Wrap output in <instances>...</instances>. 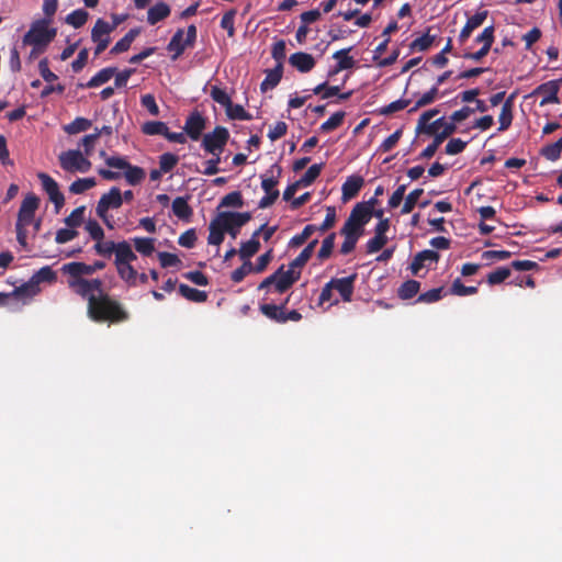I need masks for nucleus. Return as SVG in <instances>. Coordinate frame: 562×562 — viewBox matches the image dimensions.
<instances>
[{"mask_svg": "<svg viewBox=\"0 0 562 562\" xmlns=\"http://www.w3.org/2000/svg\"><path fill=\"white\" fill-rule=\"evenodd\" d=\"M386 243H387L386 236L375 234L374 237L370 238L366 244L367 252L368 254L378 252L385 246Z\"/></svg>", "mask_w": 562, "mask_h": 562, "instance_id": "64", "label": "nucleus"}, {"mask_svg": "<svg viewBox=\"0 0 562 562\" xmlns=\"http://www.w3.org/2000/svg\"><path fill=\"white\" fill-rule=\"evenodd\" d=\"M290 296L286 297L285 302L276 305V304H261L260 305V312L269 319L279 323L284 324L285 323V304L289 302Z\"/></svg>", "mask_w": 562, "mask_h": 562, "instance_id": "23", "label": "nucleus"}, {"mask_svg": "<svg viewBox=\"0 0 562 562\" xmlns=\"http://www.w3.org/2000/svg\"><path fill=\"white\" fill-rule=\"evenodd\" d=\"M345 116L346 113L344 111H338L334 113L327 121H325L321 125L319 130L323 133H328L338 128L342 124Z\"/></svg>", "mask_w": 562, "mask_h": 562, "instance_id": "46", "label": "nucleus"}, {"mask_svg": "<svg viewBox=\"0 0 562 562\" xmlns=\"http://www.w3.org/2000/svg\"><path fill=\"white\" fill-rule=\"evenodd\" d=\"M61 271L71 278H82V276L93 274V269L91 265H87L85 262L79 261L65 263L61 268Z\"/></svg>", "mask_w": 562, "mask_h": 562, "instance_id": "27", "label": "nucleus"}, {"mask_svg": "<svg viewBox=\"0 0 562 562\" xmlns=\"http://www.w3.org/2000/svg\"><path fill=\"white\" fill-rule=\"evenodd\" d=\"M364 184V179L361 176H349L341 186V200L347 202L356 198Z\"/></svg>", "mask_w": 562, "mask_h": 562, "instance_id": "22", "label": "nucleus"}, {"mask_svg": "<svg viewBox=\"0 0 562 562\" xmlns=\"http://www.w3.org/2000/svg\"><path fill=\"white\" fill-rule=\"evenodd\" d=\"M442 291H443L442 286L436 288V289H431V290H429L427 292H424V293L419 294V296L417 297L416 302H418V303H427V304L438 302L442 297Z\"/></svg>", "mask_w": 562, "mask_h": 562, "instance_id": "62", "label": "nucleus"}, {"mask_svg": "<svg viewBox=\"0 0 562 562\" xmlns=\"http://www.w3.org/2000/svg\"><path fill=\"white\" fill-rule=\"evenodd\" d=\"M122 206V192L117 187H112L109 192L103 193L98 201L95 213L110 229L114 228L112 216L109 215L110 210H117Z\"/></svg>", "mask_w": 562, "mask_h": 562, "instance_id": "4", "label": "nucleus"}, {"mask_svg": "<svg viewBox=\"0 0 562 562\" xmlns=\"http://www.w3.org/2000/svg\"><path fill=\"white\" fill-rule=\"evenodd\" d=\"M95 184H97V182H95L94 178H81V179L75 180L70 184L69 191L72 194H81V193L86 192L87 190H90L93 187H95Z\"/></svg>", "mask_w": 562, "mask_h": 562, "instance_id": "45", "label": "nucleus"}, {"mask_svg": "<svg viewBox=\"0 0 562 562\" xmlns=\"http://www.w3.org/2000/svg\"><path fill=\"white\" fill-rule=\"evenodd\" d=\"M371 217L362 211L360 206H353L348 218L346 220L341 231L349 232L359 236L364 233V226L370 222Z\"/></svg>", "mask_w": 562, "mask_h": 562, "instance_id": "14", "label": "nucleus"}, {"mask_svg": "<svg viewBox=\"0 0 562 562\" xmlns=\"http://www.w3.org/2000/svg\"><path fill=\"white\" fill-rule=\"evenodd\" d=\"M196 26L191 24L188 26L186 32V38H183L184 31L183 29H178L176 33L172 35L170 42L167 45V49L172 52V59H178L188 47H193L196 41Z\"/></svg>", "mask_w": 562, "mask_h": 562, "instance_id": "6", "label": "nucleus"}, {"mask_svg": "<svg viewBox=\"0 0 562 562\" xmlns=\"http://www.w3.org/2000/svg\"><path fill=\"white\" fill-rule=\"evenodd\" d=\"M323 169V164H314L312 165L306 172L301 177L299 182L302 184V187H308L311 186L321 175V171Z\"/></svg>", "mask_w": 562, "mask_h": 562, "instance_id": "49", "label": "nucleus"}, {"mask_svg": "<svg viewBox=\"0 0 562 562\" xmlns=\"http://www.w3.org/2000/svg\"><path fill=\"white\" fill-rule=\"evenodd\" d=\"M140 29H131L115 45L110 49L111 55H119L130 49L134 40L139 35Z\"/></svg>", "mask_w": 562, "mask_h": 562, "instance_id": "31", "label": "nucleus"}, {"mask_svg": "<svg viewBox=\"0 0 562 562\" xmlns=\"http://www.w3.org/2000/svg\"><path fill=\"white\" fill-rule=\"evenodd\" d=\"M85 205L76 207L67 217H65L64 223L67 227L70 228H77L81 226V224L85 222Z\"/></svg>", "mask_w": 562, "mask_h": 562, "instance_id": "43", "label": "nucleus"}, {"mask_svg": "<svg viewBox=\"0 0 562 562\" xmlns=\"http://www.w3.org/2000/svg\"><path fill=\"white\" fill-rule=\"evenodd\" d=\"M357 273L346 278H334L330 280L333 289L337 290L344 302H350L355 290Z\"/></svg>", "mask_w": 562, "mask_h": 562, "instance_id": "20", "label": "nucleus"}, {"mask_svg": "<svg viewBox=\"0 0 562 562\" xmlns=\"http://www.w3.org/2000/svg\"><path fill=\"white\" fill-rule=\"evenodd\" d=\"M211 98L225 109L231 105L232 99L225 90L217 86H212L210 91Z\"/></svg>", "mask_w": 562, "mask_h": 562, "instance_id": "56", "label": "nucleus"}, {"mask_svg": "<svg viewBox=\"0 0 562 562\" xmlns=\"http://www.w3.org/2000/svg\"><path fill=\"white\" fill-rule=\"evenodd\" d=\"M31 278L41 286V283L43 282L54 283L57 280V274L49 266H45L36 271Z\"/></svg>", "mask_w": 562, "mask_h": 562, "instance_id": "41", "label": "nucleus"}, {"mask_svg": "<svg viewBox=\"0 0 562 562\" xmlns=\"http://www.w3.org/2000/svg\"><path fill=\"white\" fill-rule=\"evenodd\" d=\"M49 19H41L31 24L30 30L24 34L22 44L24 46H42L46 47L54 41L57 30L49 27Z\"/></svg>", "mask_w": 562, "mask_h": 562, "instance_id": "3", "label": "nucleus"}, {"mask_svg": "<svg viewBox=\"0 0 562 562\" xmlns=\"http://www.w3.org/2000/svg\"><path fill=\"white\" fill-rule=\"evenodd\" d=\"M41 292V286L37 285L32 278L20 286H15L14 290L9 293L10 296L18 299H33Z\"/></svg>", "mask_w": 562, "mask_h": 562, "instance_id": "30", "label": "nucleus"}, {"mask_svg": "<svg viewBox=\"0 0 562 562\" xmlns=\"http://www.w3.org/2000/svg\"><path fill=\"white\" fill-rule=\"evenodd\" d=\"M220 214H232L234 216L237 215V216L241 217L240 223L238 222V225L235 224V220H229V218L226 220L228 228L225 229V233H228L233 238H236L238 233H239V228L241 226H244L245 224H247L251 220L250 212H244V213H238V212H221Z\"/></svg>", "mask_w": 562, "mask_h": 562, "instance_id": "33", "label": "nucleus"}, {"mask_svg": "<svg viewBox=\"0 0 562 562\" xmlns=\"http://www.w3.org/2000/svg\"><path fill=\"white\" fill-rule=\"evenodd\" d=\"M424 193L423 189H415L412 192L408 193V195L404 200V204L402 206L401 213L402 214H408L411 213L415 205L417 204L419 198Z\"/></svg>", "mask_w": 562, "mask_h": 562, "instance_id": "52", "label": "nucleus"}, {"mask_svg": "<svg viewBox=\"0 0 562 562\" xmlns=\"http://www.w3.org/2000/svg\"><path fill=\"white\" fill-rule=\"evenodd\" d=\"M350 50H351V47L344 48V49L337 50L333 55V57L335 59H337L338 61H337L336 67L333 70L329 71V76L336 75V74H338L341 70L350 69V68L353 67L355 60L352 59V57H350L348 55Z\"/></svg>", "mask_w": 562, "mask_h": 562, "instance_id": "32", "label": "nucleus"}, {"mask_svg": "<svg viewBox=\"0 0 562 562\" xmlns=\"http://www.w3.org/2000/svg\"><path fill=\"white\" fill-rule=\"evenodd\" d=\"M420 290V282L417 280H407L401 284L397 295L401 300H409L417 295Z\"/></svg>", "mask_w": 562, "mask_h": 562, "instance_id": "38", "label": "nucleus"}, {"mask_svg": "<svg viewBox=\"0 0 562 562\" xmlns=\"http://www.w3.org/2000/svg\"><path fill=\"white\" fill-rule=\"evenodd\" d=\"M117 22L109 23L103 19H98L91 30V40L97 44L94 55L99 56L105 50L111 42L110 34L116 29Z\"/></svg>", "mask_w": 562, "mask_h": 562, "instance_id": "9", "label": "nucleus"}, {"mask_svg": "<svg viewBox=\"0 0 562 562\" xmlns=\"http://www.w3.org/2000/svg\"><path fill=\"white\" fill-rule=\"evenodd\" d=\"M340 234L345 237V240L340 247V252L342 255H348L353 251L356 245L361 236L345 232L340 229Z\"/></svg>", "mask_w": 562, "mask_h": 562, "instance_id": "54", "label": "nucleus"}, {"mask_svg": "<svg viewBox=\"0 0 562 562\" xmlns=\"http://www.w3.org/2000/svg\"><path fill=\"white\" fill-rule=\"evenodd\" d=\"M336 233H330L326 236L322 243V247L318 250L317 258L319 260H325L330 257L334 246H335Z\"/></svg>", "mask_w": 562, "mask_h": 562, "instance_id": "50", "label": "nucleus"}, {"mask_svg": "<svg viewBox=\"0 0 562 562\" xmlns=\"http://www.w3.org/2000/svg\"><path fill=\"white\" fill-rule=\"evenodd\" d=\"M282 75H283V67L281 65H276L274 68L267 69L266 78L260 83V90L262 92H266L268 90H272L273 88H276L279 85V82L281 81Z\"/></svg>", "mask_w": 562, "mask_h": 562, "instance_id": "29", "label": "nucleus"}, {"mask_svg": "<svg viewBox=\"0 0 562 562\" xmlns=\"http://www.w3.org/2000/svg\"><path fill=\"white\" fill-rule=\"evenodd\" d=\"M179 293L181 296H183L188 301L195 302V303H203L207 300V293L205 291H201V290L191 288L184 283H181L179 285Z\"/></svg>", "mask_w": 562, "mask_h": 562, "instance_id": "36", "label": "nucleus"}, {"mask_svg": "<svg viewBox=\"0 0 562 562\" xmlns=\"http://www.w3.org/2000/svg\"><path fill=\"white\" fill-rule=\"evenodd\" d=\"M37 177L41 180L43 190L46 192L50 202L54 204L56 213H58L65 204V196L60 192L58 183L55 179L45 172H40Z\"/></svg>", "mask_w": 562, "mask_h": 562, "instance_id": "15", "label": "nucleus"}, {"mask_svg": "<svg viewBox=\"0 0 562 562\" xmlns=\"http://www.w3.org/2000/svg\"><path fill=\"white\" fill-rule=\"evenodd\" d=\"M229 139V132L224 126H216L202 137L201 146L211 155H221Z\"/></svg>", "mask_w": 562, "mask_h": 562, "instance_id": "8", "label": "nucleus"}, {"mask_svg": "<svg viewBox=\"0 0 562 562\" xmlns=\"http://www.w3.org/2000/svg\"><path fill=\"white\" fill-rule=\"evenodd\" d=\"M205 128V119L198 112L193 111L189 114L186 120L183 131L192 140H199L202 136V132Z\"/></svg>", "mask_w": 562, "mask_h": 562, "instance_id": "18", "label": "nucleus"}, {"mask_svg": "<svg viewBox=\"0 0 562 562\" xmlns=\"http://www.w3.org/2000/svg\"><path fill=\"white\" fill-rule=\"evenodd\" d=\"M85 231L90 238L94 240L93 250L98 256L111 258L114 255V266L117 276L128 285H134L137 270L133 267V261L137 259L132 245L127 240L113 241L104 239V231L97 220L89 218L85 222Z\"/></svg>", "mask_w": 562, "mask_h": 562, "instance_id": "1", "label": "nucleus"}, {"mask_svg": "<svg viewBox=\"0 0 562 562\" xmlns=\"http://www.w3.org/2000/svg\"><path fill=\"white\" fill-rule=\"evenodd\" d=\"M317 244L318 239L311 240L307 246L299 254V256L290 262L291 268H294L295 270L302 269L311 259Z\"/></svg>", "mask_w": 562, "mask_h": 562, "instance_id": "34", "label": "nucleus"}, {"mask_svg": "<svg viewBox=\"0 0 562 562\" xmlns=\"http://www.w3.org/2000/svg\"><path fill=\"white\" fill-rule=\"evenodd\" d=\"M289 63L300 72H308L315 66L314 57L308 53L297 52L290 56Z\"/></svg>", "mask_w": 562, "mask_h": 562, "instance_id": "24", "label": "nucleus"}, {"mask_svg": "<svg viewBox=\"0 0 562 562\" xmlns=\"http://www.w3.org/2000/svg\"><path fill=\"white\" fill-rule=\"evenodd\" d=\"M411 103V100L407 99H398L396 101L391 102L390 104L380 109V114L382 115H391L395 112L402 111L407 108Z\"/></svg>", "mask_w": 562, "mask_h": 562, "instance_id": "59", "label": "nucleus"}, {"mask_svg": "<svg viewBox=\"0 0 562 562\" xmlns=\"http://www.w3.org/2000/svg\"><path fill=\"white\" fill-rule=\"evenodd\" d=\"M562 79L560 80H550L544 83H541L533 90V94H542L543 98L540 101V105L543 106L550 103H559V90Z\"/></svg>", "mask_w": 562, "mask_h": 562, "instance_id": "19", "label": "nucleus"}, {"mask_svg": "<svg viewBox=\"0 0 562 562\" xmlns=\"http://www.w3.org/2000/svg\"><path fill=\"white\" fill-rule=\"evenodd\" d=\"M105 164L110 168L124 170L126 182L131 186L139 184L145 179V170L138 166L131 165L125 158L111 156L105 158Z\"/></svg>", "mask_w": 562, "mask_h": 562, "instance_id": "7", "label": "nucleus"}, {"mask_svg": "<svg viewBox=\"0 0 562 562\" xmlns=\"http://www.w3.org/2000/svg\"><path fill=\"white\" fill-rule=\"evenodd\" d=\"M168 126L160 121H148L142 125V132L145 135H162L165 137Z\"/></svg>", "mask_w": 562, "mask_h": 562, "instance_id": "42", "label": "nucleus"}, {"mask_svg": "<svg viewBox=\"0 0 562 562\" xmlns=\"http://www.w3.org/2000/svg\"><path fill=\"white\" fill-rule=\"evenodd\" d=\"M260 249V241L259 240H248L245 243H241L240 248L238 250L239 257L247 261L249 258L255 256Z\"/></svg>", "mask_w": 562, "mask_h": 562, "instance_id": "44", "label": "nucleus"}, {"mask_svg": "<svg viewBox=\"0 0 562 562\" xmlns=\"http://www.w3.org/2000/svg\"><path fill=\"white\" fill-rule=\"evenodd\" d=\"M189 196H177L172 201V212L173 214L184 221L189 222L191 220V216L193 214L192 207L188 203Z\"/></svg>", "mask_w": 562, "mask_h": 562, "instance_id": "28", "label": "nucleus"}, {"mask_svg": "<svg viewBox=\"0 0 562 562\" xmlns=\"http://www.w3.org/2000/svg\"><path fill=\"white\" fill-rule=\"evenodd\" d=\"M272 168H276L277 176H261V188L265 191L266 195L260 199L258 204L259 209H267L271 206L277 201L280 194L279 190L276 189V187L279 183V177L281 176L282 168L277 164H274Z\"/></svg>", "mask_w": 562, "mask_h": 562, "instance_id": "11", "label": "nucleus"}, {"mask_svg": "<svg viewBox=\"0 0 562 562\" xmlns=\"http://www.w3.org/2000/svg\"><path fill=\"white\" fill-rule=\"evenodd\" d=\"M439 113V110L431 109L424 112L417 122L416 133L432 135L440 133L442 125L445 124V117H439L434 122H429L434 116Z\"/></svg>", "mask_w": 562, "mask_h": 562, "instance_id": "16", "label": "nucleus"}, {"mask_svg": "<svg viewBox=\"0 0 562 562\" xmlns=\"http://www.w3.org/2000/svg\"><path fill=\"white\" fill-rule=\"evenodd\" d=\"M315 232H316V225L308 224L303 228L301 234H297L292 237L290 244L294 247H299V246L303 245Z\"/></svg>", "mask_w": 562, "mask_h": 562, "instance_id": "60", "label": "nucleus"}, {"mask_svg": "<svg viewBox=\"0 0 562 562\" xmlns=\"http://www.w3.org/2000/svg\"><path fill=\"white\" fill-rule=\"evenodd\" d=\"M116 72L115 67H106L99 70L86 85H81V87L86 88H97L108 82Z\"/></svg>", "mask_w": 562, "mask_h": 562, "instance_id": "35", "label": "nucleus"}, {"mask_svg": "<svg viewBox=\"0 0 562 562\" xmlns=\"http://www.w3.org/2000/svg\"><path fill=\"white\" fill-rule=\"evenodd\" d=\"M235 220V224L238 225L240 223V216H234L232 214H218L215 218H213L209 225V237L207 243L210 245L220 246L224 240L225 229L228 228L226 220Z\"/></svg>", "mask_w": 562, "mask_h": 562, "instance_id": "13", "label": "nucleus"}, {"mask_svg": "<svg viewBox=\"0 0 562 562\" xmlns=\"http://www.w3.org/2000/svg\"><path fill=\"white\" fill-rule=\"evenodd\" d=\"M434 41H435V36L430 35L429 33H426V34L415 38L411 43V49L418 50V52L427 50L431 46Z\"/></svg>", "mask_w": 562, "mask_h": 562, "instance_id": "58", "label": "nucleus"}, {"mask_svg": "<svg viewBox=\"0 0 562 562\" xmlns=\"http://www.w3.org/2000/svg\"><path fill=\"white\" fill-rule=\"evenodd\" d=\"M439 254L436 250L426 249L415 255L409 268L414 276H417L419 270L426 266L427 261L437 262Z\"/></svg>", "mask_w": 562, "mask_h": 562, "instance_id": "25", "label": "nucleus"}, {"mask_svg": "<svg viewBox=\"0 0 562 562\" xmlns=\"http://www.w3.org/2000/svg\"><path fill=\"white\" fill-rule=\"evenodd\" d=\"M450 293L458 296H467L477 293L476 286H467L464 285L461 280L458 278L456 279L450 288Z\"/></svg>", "mask_w": 562, "mask_h": 562, "instance_id": "55", "label": "nucleus"}, {"mask_svg": "<svg viewBox=\"0 0 562 562\" xmlns=\"http://www.w3.org/2000/svg\"><path fill=\"white\" fill-rule=\"evenodd\" d=\"M89 13L86 10L77 9L66 16L65 22L75 29H80L87 23Z\"/></svg>", "mask_w": 562, "mask_h": 562, "instance_id": "40", "label": "nucleus"}, {"mask_svg": "<svg viewBox=\"0 0 562 562\" xmlns=\"http://www.w3.org/2000/svg\"><path fill=\"white\" fill-rule=\"evenodd\" d=\"M38 206L40 199L34 193H29L20 205L15 228H26L31 225L35 220V212Z\"/></svg>", "mask_w": 562, "mask_h": 562, "instance_id": "12", "label": "nucleus"}, {"mask_svg": "<svg viewBox=\"0 0 562 562\" xmlns=\"http://www.w3.org/2000/svg\"><path fill=\"white\" fill-rule=\"evenodd\" d=\"M244 199L239 191H233L225 196L220 202L218 207H243Z\"/></svg>", "mask_w": 562, "mask_h": 562, "instance_id": "47", "label": "nucleus"}, {"mask_svg": "<svg viewBox=\"0 0 562 562\" xmlns=\"http://www.w3.org/2000/svg\"><path fill=\"white\" fill-rule=\"evenodd\" d=\"M236 14L237 11L235 9H231L229 11L224 13L221 20V27L227 31V35L229 37H233L235 34L234 21Z\"/></svg>", "mask_w": 562, "mask_h": 562, "instance_id": "61", "label": "nucleus"}, {"mask_svg": "<svg viewBox=\"0 0 562 562\" xmlns=\"http://www.w3.org/2000/svg\"><path fill=\"white\" fill-rule=\"evenodd\" d=\"M68 286L78 295L89 301L90 296H98L103 292V282L100 279L87 280L83 278L68 279Z\"/></svg>", "mask_w": 562, "mask_h": 562, "instance_id": "10", "label": "nucleus"}, {"mask_svg": "<svg viewBox=\"0 0 562 562\" xmlns=\"http://www.w3.org/2000/svg\"><path fill=\"white\" fill-rule=\"evenodd\" d=\"M285 54H286L285 42L283 40L277 41L272 45V49H271V56L277 61V65H281L283 67V61L285 59Z\"/></svg>", "mask_w": 562, "mask_h": 562, "instance_id": "63", "label": "nucleus"}, {"mask_svg": "<svg viewBox=\"0 0 562 562\" xmlns=\"http://www.w3.org/2000/svg\"><path fill=\"white\" fill-rule=\"evenodd\" d=\"M92 122L86 117H76L72 122L64 126V131L69 135H75L88 131Z\"/></svg>", "mask_w": 562, "mask_h": 562, "instance_id": "39", "label": "nucleus"}, {"mask_svg": "<svg viewBox=\"0 0 562 562\" xmlns=\"http://www.w3.org/2000/svg\"><path fill=\"white\" fill-rule=\"evenodd\" d=\"M512 271L507 267H498L496 270L490 272L487 274L486 281L491 285L499 284L504 282L509 276Z\"/></svg>", "mask_w": 562, "mask_h": 562, "instance_id": "51", "label": "nucleus"}, {"mask_svg": "<svg viewBox=\"0 0 562 562\" xmlns=\"http://www.w3.org/2000/svg\"><path fill=\"white\" fill-rule=\"evenodd\" d=\"M79 149H69L58 156L59 165L67 172H88L91 169V161Z\"/></svg>", "mask_w": 562, "mask_h": 562, "instance_id": "5", "label": "nucleus"}, {"mask_svg": "<svg viewBox=\"0 0 562 562\" xmlns=\"http://www.w3.org/2000/svg\"><path fill=\"white\" fill-rule=\"evenodd\" d=\"M438 97V88L434 86L430 90L425 92L415 103V105L409 110V112H415L419 108L431 104Z\"/></svg>", "mask_w": 562, "mask_h": 562, "instance_id": "53", "label": "nucleus"}, {"mask_svg": "<svg viewBox=\"0 0 562 562\" xmlns=\"http://www.w3.org/2000/svg\"><path fill=\"white\" fill-rule=\"evenodd\" d=\"M171 13L169 4L159 1L150 7L147 11V22L149 25H156L160 21L167 19Z\"/></svg>", "mask_w": 562, "mask_h": 562, "instance_id": "26", "label": "nucleus"}, {"mask_svg": "<svg viewBox=\"0 0 562 562\" xmlns=\"http://www.w3.org/2000/svg\"><path fill=\"white\" fill-rule=\"evenodd\" d=\"M88 315L98 323H122L130 318V314L122 304L104 292H101L98 296L89 297Z\"/></svg>", "mask_w": 562, "mask_h": 562, "instance_id": "2", "label": "nucleus"}, {"mask_svg": "<svg viewBox=\"0 0 562 562\" xmlns=\"http://www.w3.org/2000/svg\"><path fill=\"white\" fill-rule=\"evenodd\" d=\"M488 15V11L484 10V11H480V12H476L474 15L468 18L467 22H465V25L462 27L460 34H459V42L461 44H464L468 38L471 36L472 32L480 27L484 21L486 20Z\"/></svg>", "mask_w": 562, "mask_h": 562, "instance_id": "21", "label": "nucleus"}, {"mask_svg": "<svg viewBox=\"0 0 562 562\" xmlns=\"http://www.w3.org/2000/svg\"><path fill=\"white\" fill-rule=\"evenodd\" d=\"M178 161V156L171 153H165L159 157V168L164 173L170 172L177 166Z\"/></svg>", "mask_w": 562, "mask_h": 562, "instance_id": "57", "label": "nucleus"}, {"mask_svg": "<svg viewBox=\"0 0 562 562\" xmlns=\"http://www.w3.org/2000/svg\"><path fill=\"white\" fill-rule=\"evenodd\" d=\"M226 114L231 120H239V121H249L251 120V115L244 109L240 104H234L231 102V105L226 109Z\"/></svg>", "mask_w": 562, "mask_h": 562, "instance_id": "48", "label": "nucleus"}, {"mask_svg": "<svg viewBox=\"0 0 562 562\" xmlns=\"http://www.w3.org/2000/svg\"><path fill=\"white\" fill-rule=\"evenodd\" d=\"M133 241L135 250L142 256L149 257L155 251V239L150 237H134Z\"/></svg>", "mask_w": 562, "mask_h": 562, "instance_id": "37", "label": "nucleus"}, {"mask_svg": "<svg viewBox=\"0 0 562 562\" xmlns=\"http://www.w3.org/2000/svg\"><path fill=\"white\" fill-rule=\"evenodd\" d=\"M274 274H277L276 291L278 293H284L300 279L301 271H296L294 268H291L290 265L289 269L284 270V265H282Z\"/></svg>", "mask_w": 562, "mask_h": 562, "instance_id": "17", "label": "nucleus"}]
</instances>
